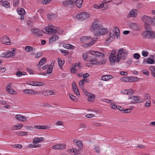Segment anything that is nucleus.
Returning <instances> with one entry per match:
<instances>
[{
	"label": "nucleus",
	"mask_w": 155,
	"mask_h": 155,
	"mask_svg": "<svg viewBox=\"0 0 155 155\" xmlns=\"http://www.w3.org/2000/svg\"><path fill=\"white\" fill-rule=\"evenodd\" d=\"M120 30L118 28H115V31L110 29L109 31V35L107 38L106 41L108 43H110L113 41L115 38V34L117 38H120Z\"/></svg>",
	"instance_id": "nucleus-1"
},
{
	"label": "nucleus",
	"mask_w": 155,
	"mask_h": 155,
	"mask_svg": "<svg viewBox=\"0 0 155 155\" xmlns=\"http://www.w3.org/2000/svg\"><path fill=\"white\" fill-rule=\"evenodd\" d=\"M97 38L92 39L90 36H83L80 38V41L82 43L90 42L86 45L87 46L89 47L92 45L96 42L97 40Z\"/></svg>",
	"instance_id": "nucleus-2"
},
{
	"label": "nucleus",
	"mask_w": 155,
	"mask_h": 155,
	"mask_svg": "<svg viewBox=\"0 0 155 155\" xmlns=\"http://www.w3.org/2000/svg\"><path fill=\"white\" fill-rule=\"evenodd\" d=\"M115 50H113L110 54L109 60L111 63H119L120 60Z\"/></svg>",
	"instance_id": "nucleus-3"
},
{
	"label": "nucleus",
	"mask_w": 155,
	"mask_h": 155,
	"mask_svg": "<svg viewBox=\"0 0 155 155\" xmlns=\"http://www.w3.org/2000/svg\"><path fill=\"white\" fill-rule=\"evenodd\" d=\"M98 21L97 19H95L94 22L91 25L90 30L94 35H95L98 30L101 28V25L98 23Z\"/></svg>",
	"instance_id": "nucleus-4"
},
{
	"label": "nucleus",
	"mask_w": 155,
	"mask_h": 155,
	"mask_svg": "<svg viewBox=\"0 0 155 155\" xmlns=\"http://www.w3.org/2000/svg\"><path fill=\"white\" fill-rule=\"evenodd\" d=\"M151 20L152 18L147 15H144L142 17L141 21L144 23L145 28L146 29H148L150 28Z\"/></svg>",
	"instance_id": "nucleus-5"
},
{
	"label": "nucleus",
	"mask_w": 155,
	"mask_h": 155,
	"mask_svg": "<svg viewBox=\"0 0 155 155\" xmlns=\"http://www.w3.org/2000/svg\"><path fill=\"white\" fill-rule=\"evenodd\" d=\"M141 35L145 38L150 39H154L155 38V32L153 31H146L143 32Z\"/></svg>",
	"instance_id": "nucleus-6"
},
{
	"label": "nucleus",
	"mask_w": 155,
	"mask_h": 155,
	"mask_svg": "<svg viewBox=\"0 0 155 155\" xmlns=\"http://www.w3.org/2000/svg\"><path fill=\"white\" fill-rule=\"evenodd\" d=\"M127 100L128 102L131 104L140 102V97L138 96H130L128 97Z\"/></svg>",
	"instance_id": "nucleus-7"
},
{
	"label": "nucleus",
	"mask_w": 155,
	"mask_h": 155,
	"mask_svg": "<svg viewBox=\"0 0 155 155\" xmlns=\"http://www.w3.org/2000/svg\"><path fill=\"white\" fill-rule=\"evenodd\" d=\"M117 53L120 60L121 58L125 59L128 54V51L123 48L118 50Z\"/></svg>",
	"instance_id": "nucleus-8"
},
{
	"label": "nucleus",
	"mask_w": 155,
	"mask_h": 155,
	"mask_svg": "<svg viewBox=\"0 0 155 155\" xmlns=\"http://www.w3.org/2000/svg\"><path fill=\"white\" fill-rule=\"evenodd\" d=\"M76 18L79 20H86L90 17L89 14L86 12L80 13L76 15Z\"/></svg>",
	"instance_id": "nucleus-9"
},
{
	"label": "nucleus",
	"mask_w": 155,
	"mask_h": 155,
	"mask_svg": "<svg viewBox=\"0 0 155 155\" xmlns=\"http://www.w3.org/2000/svg\"><path fill=\"white\" fill-rule=\"evenodd\" d=\"M81 69L80 66V63H75L72 67L71 69V73H76L78 72V71H80Z\"/></svg>",
	"instance_id": "nucleus-10"
},
{
	"label": "nucleus",
	"mask_w": 155,
	"mask_h": 155,
	"mask_svg": "<svg viewBox=\"0 0 155 155\" xmlns=\"http://www.w3.org/2000/svg\"><path fill=\"white\" fill-rule=\"evenodd\" d=\"M57 29V27L52 25L48 26L45 28V30L47 32L52 34H55Z\"/></svg>",
	"instance_id": "nucleus-11"
},
{
	"label": "nucleus",
	"mask_w": 155,
	"mask_h": 155,
	"mask_svg": "<svg viewBox=\"0 0 155 155\" xmlns=\"http://www.w3.org/2000/svg\"><path fill=\"white\" fill-rule=\"evenodd\" d=\"M66 146L64 143H58L52 146V148L55 150H62L65 149Z\"/></svg>",
	"instance_id": "nucleus-12"
},
{
	"label": "nucleus",
	"mask_w": 155,
	"mask_h": 155,
	"mask_svg": "<svg viewBox=\"0 0 155 155\" xmlns=\"http://www.w3.org/2000/svg\"><path fill=\"white\" fill-rule=\"evenodd\" d=\"M64 6L66 8H71L73 7L75 4L71 0H64L62 2Z\"/></svg>",
	"instance_id": "nucleus-13"
},
{
	"label": "nucleus",
	"mask_w": 155,
	"mask_h": 155,
	"mask_svg": "<svg viewBox=\"0 0 155 155\" xmlns=\"http://www.w3.org/2000/svg\"><path fill=\"white\" fill-rule=\"evenodd\" d=\"M108 32V30L105 28H103L102 26L101 25V28L98 30L95 35L97 36L103 35H105Z\"/></svg>",
	"instance_id": "nucleus-14"
},
{
	"label": "nucleus",
	"mask_w": 155,
	"mask_h": 155,
	"mask_svg": "<svg viewBox=\"0 0 155 155\" xmlns=\"http://www.w3.org/2000/svg\"><path fill=\"white\" fill-rule=\"evenodd\" d=\"M0 41L4 44L9 45L11 44L10 39L8 36L5 35L1 37Z\"/></svg>",
	"instance_id": "nucleus-15"
},
{
	"label": "nucleus",
	"mask_w": 155,
	"mask_h": 155,
	"mask_svg": "<svg viewBox=\"0 0 155 155\" xmlns=\"http://www.w3.org/2000/svg\"><path fill=\"white\" fill-rule=\"evenodd\" d=\"M15 119L19 121L25 122L27 121V117L20 114H16L15 116Z\"/></svg>",
	"instance_id": "nucleus-16"
},
{
	"label": "nucleus",
	"mask_w": 155,
	"mask_h": 155,
	"mask_svg": "<svg viewBox=\"0 0 155 155\" xmlns=\"http://www.w3.org/2000/svg\"><path fill=\"white\" fill-rule=\"evenodd\" d=\"M137 15V11L136 9H133L130 10L128 14L127 17L129 18L131 17L133 18L136 17Z\"/></svg>",
	"instance_id": "nucleus-17"
},
{
	"label": "nucleus",
	"mask_w": 155,
	"mask_h": 155,
	"mask_svg": "<svg viewBox=\"0 0 155 155\" xmlns=\"http://www.w3.org/2000/svg\"><path fill=\"white\" fill-rule=\"evenodd\" d=\"M121 92L123 94L128 95H131L134 94V91L132 89L124 90Z\"/></svg>",
	"instance_id": "nucleus-18"
},
{
	"label": "nucleus",
	"mask_w": 155,
	"mask_h": 155,
	"mask_svg": "<svg viewBox=\"0 0 155 155\" xmlns=\"http://www.w3.org/2000/svg\"><path fill=\"white\" fill-rule=\"evenodd\" d=\"M31 31L32 33L35 34L37 36L40 37L42 35V33L37 28H32L31 30Z\"/></svg>",
	"instance_id": "nucleus-19"
},
{
	"label": "nucleus",
	"mask_w": 155,
	"mask_h": 155,
	"mask_svg": "<svg viewBox=\"0 0 155 155\" xmlns=\"http://www.w3.org/2000/svg\"><path fill=\"white\" fill-rule=\"evenodd\" d=\"M88 53L94 56L96 55L99 56H101L102 57L104 56V55L103 54L97 51L90 50L88 51Z\"/></svg>",
	"instance_id": "nucleus-20"
},
{
	"label": "nucleus",
	"mask_w": 155,
	"mask_h": 155,
	"mask_svg": "<svg viewBox=\"0 0 155 155\" xmlns=\"http://www.w3.org/2000/svg\"><path fill=\"white\" fill-rule=\"evenodd\" d=\"M23 93L27 94L29 95H35L38 94V92L36 91H34L31 89H26L23 90Z\"/></svg>",
	"instance_id": "nucleus-21"
},
{
	"label": "nucleus",
	"mask_w": 155,
	"mask_h": 155,
	"mask_svg": "<svg viewBox=\"0 0 155 155\" xmlns=\"http://www.w3.org/2000/svg\"><path fill=\"white\" fill-rule=\"evenodd\" d=\"M89 61L91 62V64L93 65H100L101 63L100 61L98 60L97 59L95 58H92L89 60Z\"/></svg>",
	"instance_id": "nucleus-22"
},
{
	"label": "nucleus",
	"mask_w": 155,
	"mask_h": 155,
	"mask_svg": "<svg viewBox=\"0 0 155 155\" xmlns=\"http://www.w3.org/2000/svg\"><path fill=\"white\" fill-rule=\"evenodd\" d=\"M74 3L78 8H81L82 6L83 0H71Z\"/></svg>",
	"instance_id": "nucleus-23"
},
{
	"label": "nucleus",
	"mask_w": 155,
	"mask_h": 155,
	"mask_svg": "<svg viewBox=\"0 0 155 155\" xmlns=\"http://www.w3.org/2000/svg\"><path fill=\"white\" fill-rule=\"evenodd\" d=\"M44 140V138L43 137L35 138L33 140V143L35 144L43 142Z\"/></svg>",
	"instance_id": "nucleus-24"
},
{
	"label": "nucleus",
	"mask_w": 155,
	"mask_h": 155,
	"mask_svg": "<svg viewBox=\"0 0 155 155\" xmlns=\"http://www.w3.org/2000/svg\"><path fill=\"white\" fill-rule=\"evenodd\" d=\"M59 37L58 36L55 35L52 36L49 39V42L51 44H52L54 41H55L59 39Z\"/></svg>",
	"instance_id": "nucleus-25"
},
{
	"label": "nucleus",
	"mask_w": 155,
	"mask_h": 155,
	"mask_svg": "<svg viewBox=\"0 0 155 155\" xmlns=\"http://www.w3.org/2000/svg\"><path fill=\"white\" fill-rule=\"evenodd\" d=\"M67 152L69 153L72 155H75L78 154L77 151L75 148H71L68 149V150Z\"/></svg>",
	"instance_id": "nucleus-26"
},
{
	"label": "nucleus",
	"mask_w": 155,
	"mask_h": 155,
	"mask_svg": "<svg viewBox=\"0 0 155 155\" xmlns=\"http://www.w3.org/2000/svg\"><path fill=\"white\" fill-rule=\"evenodd\" d=\"M54 61H53L51 63L50 65L48 67V69L47 70V72L48 74H50L52 72L53 68L54 66Z\"/></svg>",
	"instance_id": "nucleus-27"
},
{
	"label": "nucleus",
	"mask_w": 155,
	"mask_h": 155,
	"mask_svg": "<svg viewBox=\"0 0 155 155\" xmlns=\"http://www.w3.org/2000/svg\"><path fill=\"white\" fill-rule=\"evenodd\" d=\"M63 47L66 49H74V47L72 45L68 44H64L63 45Z\"/></svg>",
	"instance_id": "nucleus-28"
},
{
	"label": "nucleus",
	"mask_w": 155,
	"mask_h": 155,
	"mask_svg": "<svg viewBox=\"0 0 155 155\" xmlns=\"http://www.w3.org/2000/svg\"><path fill=\"white\" fill-rule=\"evenodd\" d=\"M130 27L134 30H137L138 29V26L134 23H131L129 24Z\"/></svg>",
	"instance_id": "nucleus-29"
},
{
	"label": "nucleus",
	"mask_w": 155,
	"mask_h": 155,
	"mask_svg": "<svg viewBox=\"0 0 155 155\" xmlns=\"http://www.w3.org/2000/svg\"><path fill=\"white\" fill-rule=\"evenodd\" d=\"M25 49L26 52H32L35 50V49L29 46H25Z\"/></svg>",
	"instance_id": "nucleus-30"
},
{
	"label": "nucleus",
	"mask_w": 155,
	"mask_h": 155,
	"mask_svg": "<svg viewBox=\"0 0 155 155\" xmlns=\"http://www.w3.org/2000/svg\"><path fill=\"white\" fill-rule=\"evenodd\" d=\"M34 128L35 129L45 130L48 128L49 127L44 125H35L34 126Z\"/></svg>",
	"instance_id": "nucleus-31"
},
{
	"label": "nucleus",
	"mask_w": 155,
	"mask_h": 155,
	"mask_svg": "<svg viewBox=\"0 0 155 155\" xmlns=\"http://www.w3.org/2000/svg\"><path fill=\"white\" fill-rule=\"evenodd\" d=\"M130 77H123L120 78V80L123 82H130Z\"/></svg>",
	"instance_id": "nucleus-32"
},
{
	"label": "nucleus",
	"mask_w": 155,
	"mask_h": 155,
	"mask_svg": "<svg viewBox=\"0 0 155 155\" xmlns=\"http://www.w3.org/2000/svg\"><path fill=\"white\" fill-rule=\"evenodd\" d=\"M58 64L60 68H62L64 64V61L62 60L60 58H58Z\"/></svg>",
	"instance_id": "nucleus-33"
},
{
	"label": "nucleus",
	"mask_w": 155,
	"mask_h": 155,
	"mask_svg": "<svg viewBox=\"0 0 155 155\" xmlns=\"http://www.w3.org/2000/svg\"><path fill=\"white\" fill-rule=\"evenodd\" d=\"M151 13L152 14L155 15V10H153L152 11ZM150 25L155 26V18H152L151 21L150 22Z\"/></svg>",
	"instance_id": "nucleus-34"
},
{
	"label": "nucleus",
	"mask_w": 155,
	"mask_h": 155,
	"mask_svg": "<svg viewBox=\"0 0 155 155\" xmlns=\"http://www.w3.org/2000/svg\"><path fill=\"white\" fill-rule=\"evenodd\" d=\"M88 96V100L89 102H92L94 101L95 97L94 95L90 94Z\"/></svg>",
	"instance_id": "nucleus-35"
},
{
	"label": "nucleus",
	"mask_w": 155,
	"mask_h": 155,
	"mask_svg": "<svg viewBox=\"0 0 155 155\" xmlns=\"http://www.w3.org/2000/svg\"><path fill=\"white\" fill-rule=\"evenodd\" d=\"M23 127V125L21 124H17L14 125L13 127L14 130H18L21 128Z\"/></svg>",
	"instance_id": "nucleus-36"
},
{
	"label": "nucleus",
	"mask_w": 155,
	"mask_h": 155,
	"mask_svg": "<svg viewBox=\"0 0 155 155\" xmlns=\"http://www.w3.org/2000/svg\"><path fill=\"white\" fill-rule=\"evenodd\" d=\"M14 53L11 51L6 52V58H9L12 57L14 55Z\"/></svg>",
	"instance_id": "nucleus-37"
},
{
	"label": "nucleus",
	"mask_w": 155,
	"mask_h": 155,
	"mask_svg": "<svg viewBox=\"0 0 155 155\" xmlns=\"http://www.w3.org/2000/svg\"><path fill=\"white\" fill-rule=\"evenodd\" d=\"M18 13L20 15H24L25 14L24 9L22 8H20L18 10Z\"/></svg>",
	"instance_id": "nucleus-38"
},
{
	"label": "nucleus",
	"mask_w": 155,
	"mask_h": 155,
	"mask_svg": "<svg viewBox=\"0 0 155 155\" xmlns=\"http://www.w3.org/2000/svg\"><path fill=\"white\" fill-rule=\"evenodd\" d=\"M73 89L74 93L77 95L78 97H80V94H79L78 89L77 87L73 88Z\"/></svg>",
	"instance_id": "nucleus-39"
},
{
	"label": "nucleus",
	"mask_w": 155,
	"mask_h": 155,
	"mask_svg": "<svg viewBox=\"0 0 155 155\" xmlns=\"http://www.w3.org/2000/svg\"><path fill=\"white\" fill-rule=\"evenodd\" d=\"M112 77L111 76L105 75L102 77V80L103 81H107L108 80L111 78Z\"/></svg>",
	"instance_id": "nucleus-40"
},
{
	"label": "nucleus",
	"mask_w": 155,
	"mask_h": 155,
	"mask_svg": "<svg viewBox=\"0 0 155 155\" xmlns=\"http://www.w3.org/2000/svg\"><path fill=\"white\" fill-rule=\"evenodd\" d=\"M94 149L97 153H100L101 150L99 146L95 145L94 146Z\"/></svg>",
	"instance_id": "nucleus-41"
},
{
	"label": "nucleus",
	"mask_w": 155,
	"mask_h": 155,
	"mask_svg": "<svg viewBox=\"0 0 155 155\" xmlns=\"http://www.w3.org/2000/svg\"><path fill=\"white\" fill-rule=\"evenodd\" d=\"M112 1V0H104L101 4V6L103 7L104 4H106L108 2H111Z\"/></svg>",
	"instance_id": "nucleus-42"
},
{
	"label": "nucleus",
	"mask_w": 155,
	"mask_h": 155,
	"mask_svg": "<svg viewBox=\"0 0 155 155\" xmlns=\"http://www.w3.org/2000/svg\"><path fill=\"white\" fill-rule=\"evenodd\" d=\"M139 79L137 77H130V82H134L138 81Z\"/></svg>",
	"instance_id": "nucleus-43"
},
{
	"label": "nucleus",
	"mask_w": 155,
	"mask_h": 155,
	"mask_svg": "<svg viewBox=\"0 0 155 155\" xmlns=\"http://www.w3.org/2000/svg\"><path fill=\"white\" fill-rule=\"evenodd\" d=\"M146 62L148 64H153L154 63V61L153 59L149 58L147 59Z\"/></svg>",
	"instance_id": "nucleus-44"
},
{
	"label": "nucleus",
	"mask_w": 155,
	"mask_h": 155,
	"mask_svg": "<svg viewBox=\"0 0 155 155\" xmlns=\"http://www.w3.org/2000/svg\"><path fill=\"white\" fill-rule=\"evenodd\" d=\"M51 0H41V3L44 5H46L50 3Z\"/></svg>",
	"instance_id": "nucleus-45"
},
{
	"label": "nucleus",
	"mask_w": 155,
	"mask_h": 155,
	"mask_svg": "<svg viewBox=\"0 0 155 155\" xmlns=\"http://www.w3.org/2000/svg\"><path fill=\"white\" fill-rule=\"evenodd\" d=\"M144 100L145 101L151 100L150 97L148 94H146L144 96Z\"/></svg>",
	"instance_id": "nucleus-46"
},
{
	"label": "nucleus",
	"mask_w": 155,
	"mask_h": 155,
	"mask_svg": "<svg viewBox=\"0 0 155 155\" xmlns=\"http://www.w3.org/2000/svg\"><path fill=\"white\" fill-rule=\"evenodd\" d=\"M26 73L25 72H21L20 71H18L16 73V75L18 77H20L21 75H24Z\"/></svg>",
	"instance_id": "nucleus-47"
},
{
	"label": "nucleus",
	"mask_w": 155,
	"mask_h": 155,
	"mask_svg": "<svg viewBox=\"0 0 155 155\" xmlns=\"http://www.w3.org/2000/svg\"><path fill=\"white\" fill-rule=\"evenodd\" d=\"M17 134L19 136H26L27 135V133L26 132L19 131Z\"/></svg>",
	"instance_id": "nucleus-48"
},
{
	"label": "nucleus",
	"mask_w": 155,
	"mask_h": 155,
	"mask_svg": "<svg viewBox=\"0 0 155 155\" xmlns=\"http://www.w3.org/2000/svg\"><path fill=\"white\" fill-rule=\"evenodd\" d=\"M86 128V126L84 124H81L80 126L79 129L80 130H84Z\"/></svg>",
	"instance_id": "nucleus-49"
},
{
	"label": "nucleus",
	"mask_w": 155,
	"mask_h": 155,
	"mask_svg": "<svg viewBox=\"0 0 155 155\" xmlns=\"http://www.w3.org/2000/svg\"><path fill=\"white\" fill-rule=\"evenodd\" d=\"M3 5L6 8H8L10 7L9 3L6 2H3Z\"/></svg>",
	"instance_id": "nucleus-50"
},
{
	"label": "nucleus",
	"mask_w": 155,
	"mask_h": 155,
	"mask_svg": "<svg viewBox=\"0 0 155 155\" xmlns=\"http://www.w3.org/2000/svg\"><path fill=\"white\" fill-rule=\"evenodd\" d=\"M69 97L72 100L74 101H77L78 99L76 98V97L73 95L71 94H69Z\"/></svg>",
	"instance_id": "nucleus-51"
},
{
	"label": "nucleus",
	"mask_w": 155,
	"mask_h": 155,
	"mask_svg": "<svg viewBox=\"0 0 155 155\" xmlns=\"http://www.w3.org/2000/svg\"><path fill=\"white\" fill-rule=\"evenodd\" d=\"M87 80H81L79 83V85L82 88L83 87V84L84 83L85 81H86Z\"/></svg>",
	"instance_id": "nucleus-52"
},
{
	"label": "nucleus",
	"mask_w": 155,
	"mask_h": 155,
	"mask_svg": "<svg viewBox=\"0 0 155 155\" xmlns=\"http://www.w3.org/2000/svg\"><path fill=\"white\" fill-rule=\"evenodd\" d=\"M81 149L83 148L82 143L81 141H78V142L76 144Z\"/></svg>",
	"instance_id": "nucleus-53"
},
{
	"label": "nucleus",
	"mask_w": 155,
	"mask_h": 155,
	"mask_svg": "<svg viewBox=\"0 0 155 155\" xmlns=\"http://www.w3.org/2000/svg\"><path fill=\"white\" fill-rule=\"evenodd\" d=\"M7 92L9 94H17V92L13 90L12 89H11L8 91H7Z\"/></svg>",
	"instance_id": "nucleus-54"
},
{
	"label": "nucleus",
	"mask_w": 155,
	"mask_h": 155,
	"mask_svg": "<svg viewBox=\"0 0 155 155\" xmlns=\"http://www.w3.org/2000/svg\"><path fill=\"white\" fill-rule=\"evenodd\" d=\"M46 61V58H43L41 59L39 64L40 65H42Z\"/></svg>",
	"instance_id": "nucleus-55"
},
{
	"label": "nucleus",
	"mask_w": 155,
	"mask_h": 155,
	"mask_svg": "<svg viewBox=\"0 0 155 155\" xmlns=\"http://www.w3.org/2000/svg\"><path fill=\"white\" fill-rule=\"evenodd\" d=\"M57 30L56 31L55 33L58 34H61L63 32V31L62 29L57 27Z\"/></svg>",
	"instance_id": "nucleus-56"
},
{
	"label": "nucleus",
	"mask_w": 155,
	"mask_h": 155,
	"mask_svg": "<svg viewBox=\"0 0 155 155\" xmlns=\"http://www.w3.org/2000/svg\"><path fill=\"white\" fill-rule=\"evenodd\" d=\"M146 101L145 106L146 107H150L151 106V100L148 101Z\"/></svg>",
	"instance_id": "nucleus-57"
},
{
	"label": "nucleus",
	"mask_w": 155,
	"mask_h": 155,
	"mask_svg": "<svg viewBox=\"0 0 155 155\" xmlns=\"http://www.w3.org/2000/svg\"><path fill=\"white\" fill-rule=\"evenodd\" d=\"M12 83H10L8 84L6 88V91H7L10 89H11L12 88Z\"/></svg>",
	"instance_id": "nucleus-58"
},
{
	"label": "nucleus",
	"mask_w": 155,
	"mask_h": 155,
	"mask_svg": "<svg viewBox=\"0 0 155 155\" xmlns=\"http://www.w3.org/2000/svg\"><path fill=\"white\" fill-rule=\"evenodd\" d=\"M148 54V52L146 51H143L142 52V55H143V56L145 57L147 56Z\"/></svg>",
	"instance_id": "nucleus-59"
},
{
	"label": "nucleus",
	"mask_w": 155,
	"mask_h": 155,
	"mask_svg": "<svg viewBox=\"0 0 155 155\" xmlns=\"http://www.w3.org/2000/svg\"><path fill=\"white\" fill-rule=\"evenodd\" d=\"M12 147L14 148H21L22 147V146L21 144H15L12 146Z\"/></svg>",
	"instance_id": "nucleus-60"
},
{
	"label": "nucleus",
	"mask_w": 155,
	"mask_h": 155,
	"mask_svg": "<svg viewBox=\"0 0 155 155\" xmlns=\"http://www.w3.org/2000/svg\"><path fill=\"white\" fill-rule=\"evenodd\" d=\"M19 0H14L13 2V5L15 7H17L19 3Z\"/></svg>",
	"instance_id": "nucleus-61"
},
{
	"label": "nucleus",
	"mask_w": 155,
	"mask_h": 155,
	"mask_svg": "<svg viewBox=\"0 0 155 155\" xmlns=\"http://www.w3.org/2000/svg\"><path fill=\"white\" fill-rule=\"evenodd\" d=\"M55 124L57 126H62L63 125V122L61 121H59L56 122Z\"/></svg>",
	"instance_id": "nucleus-62"
},
{
	"label": "nucleus",
	"mask_w": 155,
	"mask_h": 155,
	"mask_svg": "<svg viewBox=\"0 0 155 155\" xmlns=\"http://www.w3.org/2000/svg\"><path fill=\"white\" fill-rule=\"evenodd\" d=\"M134 57L135 59H138L140 58V55L139 54L136 53L134 54Z\"/></svg>",
	"instance_id": "nucleus-63"
},
{
	"label": "nucleus",
	"mask_w": 155,
	"mask_h": 155,
	"mask_svg": "<svg viewBox=\"0 0 155 155\" xmlns=\"http://www.w3.org/2000/svg\"><path fill=\"white\" fill-rule=\"evenodd\" d=\"M36 86H41L44 85V83L42 82H36Z\"/></svg>",
	"instance_id": "nucleus-64"
}]
</instances>
